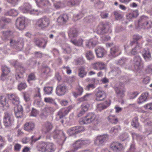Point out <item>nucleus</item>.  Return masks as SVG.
<instances>
[{
  "label": "nucleus",
  "mask_w": 152,
  "mask_h": 152,
  "mask_svg": "<svg viewBox=\"0 0 152 152\" xmlns=\"http://www.w3.org/2000/svg\"><path fill=\"white\" fill-rule=\"evenodd\" d=\"M75 127L77 133L82 132L84 131L85 130L83 126H75Z\"/></svg>",
  "instance_id": "nucleus-58"
},
{
  "label": "nucleus",
  "mask_w": 152,
  "mask_h": 152,
  "mask_svg": "<svg viewBox=\"0 0 152 152\" xmlns=\"http://www.w3.org/2000/svg\"><path fill=\"white\" fill-rule=\"evenodd\" d=\"M81 143L80 140H77L72 145V148L74 149L73 151H76L82 147Z\"/></svg>",
  "instance_id": "nucleus-35"
},
{
  "label": "nucleus",
  "mask_w": 152,
  "mask_h": 152,
  "mask_svg": "<svg viewBox=\"0 0 152 152\" xmlns=\"http://www.w3.org/2000/svg\"><path fill=\"white\" fill-rule=\"evenodd\" d=\"M26 69L23 66H18V68L16 69V72H19L20 73L23 74L25 72Z\"/></svg>",
  "instance_id": "nucleus-52"
},
{
  "label": "nucleus",
  "mask_w": 152,
  "mask_h": 152,
  "mask_svg": "<svg viewBox=\"0 0 152 152\" xmlns=\"http://www.w3.org/2000/svg\"><path fill=\"white\" fill-rule=\"evenodd\" d=\"M107 96L106 93L104 91L99 90L95 94V100L97 101H104Z\"/></svg>",
  "instance_id": "nucleus-8"
},
{
  "label": "nucleus",
  "mask_w": 152,
  "mask_h": 152,
  "mask_svg": "<svg viewBox=\"0 0 152 152\" xmlns=\"http://www.w3.org/2000/svg\"><path fill=\"white\" fill-rule=\"evenodd\" d=\"M114 15L115 18L117 20L120 19L123 17V15L117 11H115L114 12Z\"/></svg>",
  "instance_id": "nucleus-50"
},
{
  "label": "nucleus",
  "mask_w": 152,
  "mask_h": 152,
  "mask_svg": "<svg viewBox=\"0 0 152 152\" xmlns=\"http://www.w3.org/2000/svg\"><path fill=\"white\" fill-rule=\"evenodd\" d=\"M25 18L23 17H18L16 20V26L17 28L22 30L25 27Z\"/></svg>",
  "instance_id": "nucleus-9"
},
{
  "label": "nucleus",
  "mask_w": 152,
  "mask_h": 152,
  "mask_svg": "<svg viewBox=\"0 0 152 152\" xmlns=\"http://www.w3.org/2000/svg\"><path fill=\"white\" fill-rule=\"evenodd\" d=\"M47 151V152H52L55 150L54 145L52 143H46Z\"/></svg>",
  "instance_id": "nucleus-36"
},
{
  "label": "nucleus",
  "mask_w": 152,
  "mask_h": 152,
  "mask_svg": "<svg viewBox=\"0 0 152 152\" xmlns=\"http://www.w3.org/2000/svg\"><path fill=\"white\" fill-rule=\"evenodd\" d=\"M71 106H69L66 108H62L58 112V115L60 118L66 115L72 109Z\"/></svg>",
  "instance_id": "nucleus-17"
},
{
  "label": "nucleus",
  "mask_w": 152,
  "mask_h": 152,
  "mask_svg": "<svg viewBox=\"0 0 152 152\" xmlns=\"http://www.w3.org/2000/svg\"><path fill=\"white\" fill-rule=\"evenodd\" d=\"M44 90L45 94H50L52 93L53 88L52 87H45Z\"/></svg>",
  "instance_id": "nucleus-45"
},
{
  "label": "nucleus",
  "mask_w": 152,
  "mask_h": 152,
  "mask_svg": "<svg viewBox=\"0 0 152 152\" xmlns=\"http://www.w3.org/2000/svg\"><path fill=\"white\" fill-rule=\"evenodd\" d=\"M98 43V39L96 37L90 39L87 41L86 42V46L88 48L94 47Z\"/></svg>",
  "instance_id": "nucleus-15"
},
{
  "label": "nucleus",
  "mask_w": 152,
  "mask_h": 152,
  "mask_svg": "<svg viewBox=\"0 0 152 152\" xmlns=\"http://www.w3.org/2000/svg\"><path fill=\"white\" fill-rule=\"evenodd\" d=\"M111 101L110 100L106 101L104 103L99 104L96 106L97 110L99 111L106 109L110 104Z\"/></svg>",
  "instance_id": "nucleus-18"
},
{
  "label": "nucleus",
  "mask_w": 152,
  "mask_h": 152,
  "mask_svg": "<svg viewBox=\"0 0 152 152\" xmlns=\"http://www.w3.org/2000/svg\"><path fill=\"white\" fill-rule=\"evenodd\" d=\"M10 45L13 46L16 49L20 50L23 47L24 43L22 40L20 42H17L12 39H10Z\"/></svg>",
  "instance_id": "nucleus-13"
},
{
  "label": "nucleus",
  "mask_w": 152,
  "mask_h": 152,
  "mask_svg": "<svg viewBox=\"0 0 152 152\" xmlns=\"http://www.w3.org/2000/svg\"><path fill=\"white\" fill-rule=\"evenodd\" d=\"M133 40L131 42L130 44L132 45L134 44H135L136 45H138V42L137 41L140 39L142 38V37L138 35H134L133 36Z\"/></svg>",
  "instance_id": "nucleus-37"
},
{
  "label": "nucleus",
  "mask_w": 152,
  "mask_h": 152,
  "mask_svg": "<svg viewBox=\"0 0 152 152\" xmlns=\"http://www.w3.org/2000/svg\"><path fill=\"white\" fill-rule=\"evenodd\" d=\"M78 32L75 28H70L69 31L68 35L70 37H76L78 35Z\"/></svg>",
  "instance_id": "nucleus-33"
},
{
  "label": "nucleus",
  "mask_w": 152,
  "mask_h": 152,
  "mask_svg": "<svg viewBox=\"0 0 152 152\" xmlns=\"http://www.w3.org/2000/svg\"><path fill=\"white\" fill-rule=\"evenodd\" d=\"M62 49L63 52L64 53L69 54L71 53L72 51L71 48L67 44H66L64 45L62 47Z\"/></svg>",
  "instance_id": "nucleus-34"
},
{
  "label": "nucleus",
  "mask_w": 152,
  "mask_h": 152,
  "mask_svg": "<svg viewBox=\"0 0 152 152\" xmlns=\"http://www.w3.org/2000/svg\"><path fill=\"white\" fill-rule=\"evenodd\" d=\"M95 5L99 8H102L104 5V3L103 1L100 0H98L95 3Z\"/></svg>",
  "instance_id": "nucleus-51"
},
{
  "label": "nucleus",
  "mask_w": 152,
  "mask_h": 152,
  "mask_svg": "<svg viewBox=\"0 0 152 152\" xmlns=\"http://www.w3.org/2000/svg\"><path fill=\"white\" fill-rule=\"evenodd\" d=\"M147 19H148L147 17H141L138 21V24L140 26L144 29H146L145 26L147 25L146 22H147Z\"/></svg>",
  "instance_id": "nucleus-27"
},
{
  "label": "nucleus",
  "mask_w": 152,
  "mask_h": 152,
  "mask_svg": "<svg viewBox=\"0 0 152 152\" xmlns=\"http://www.w3.org/2000/svg\"><path fill=\"white\" fill-rule=\"evenodd\" d=\"M0 103L2 105L4 109H8L9 108V105L5 96H1L0 98Z\"/></svg>",
  "instance_id": "nucleus-19"
},
{
  "label": "nucleus",
  "mask_w": 152,
  "mask_h": 152,
  "mask_svg": "<svg viewBox=\"0 0 152 152\" xmlns=\"http://www.w3.org/2000/svg\"><path fill=\"white\" fill-rule=\"evenodd\" d=\"M18 14V12L16 10L13 9H11L6 13V15L15 16H17Z\"/></svg>",
  "instance_id": "nucleus-43"
},
{
  "label": "nucleus",
  "mask_w": 152,
  "mask_h": 152,
  "mask_svg": "<svg viewBox=\"0 0 152 152\" xmlns=\"http://www.w3.org/2000/svg\"><path fill=\"white\" fill-rule=\"evenodd\" d=\"M9 98L14 107H18V106L20 105L19 104V98L17 96L15 95L11 94L9 96Z\"/></svg>",
  "instance_id": "nucleus-21"
},
{
  "label": "nucleus",
  "mask_w": 152,
  "mask_h": 152,
  "mask_svg": "<svg viewBox=\"0 0 152 152\" xmlns=\"http://www.w3.org/2000/svg\"><path fill=\"white\" fill-rule=\"evenodd\" d=\"M36 2L37 6L41 7L50 4L48 0H36Z\"/></svg>",
  "instance_id": "nucleus-28"
},
{
  "label": "nucleus",
  "mask_w": 152,
  "mask_h": 152,
  "mask_svg": "<svg viewBox=\"0 0 152 152\" xmlns=\"http://www.w3.org/2000/svg\"><path fill=\"white\" fill-rule=\"evenodd\" d=\"M62 69L63 72H66L67 74L70 75L72 73V70L69 66H63L62 67Z\"/></svg>",
  "instance_id": "nucleus-49"
},
{
  "label": "nucleus",
  "mask_w": 152,
  "mask_h": 152,
  "mask_svg": "<svg viewBox=\"0 0 152 152\" xmlns=\"http://www.w3.org/2000/svg\"><path fill=\"white\" fill-rule=\"evenodd\" d=\"M86 57L89 60H93L94 58V56L92 52L90 51H87L86 54Z\"/></svg>",
  "instance_id": "nucleus-41"
},
{
  "label": "nucleus",
  "mask_w": 152,
  "mask_h": 152,
  "mask_svg": "<svg viewBox=\"0 0 152 152\" xmlns=\"http://www.w3.org/2000/svg\"><path fill=\"white\" fill-rule=\"evenodd\" d=\"M24 98L25 101L28 102L30 100V95L28 93H25L24 95Z\"/></svg>",
  "instance_id": "nucleus-63"
},
{
  "label": "nucleus",
  "mask_w": 152,
  "mask_h": 152,
  "mask_svg": "<svg viewBox=\"0 0 152 152\" xmlns=\"http://www.w3.org/2000/svg\"><path fill=\"white\" fill-rule=\"evenodd\" d=\"M67 90V88L66 86L63 84L59 85L56 87V93L58 96H61L65 94Z\"/></svg>",
  "instance_id": "nucleus-10"
},
{
  "label": "nucleus",
  "mask_w": 152,
  "mask_h": 152,
  "mask_svg": "<svg viewBox=\"0 0 152 152\" xmlns=\"http://www.w3.org/2000/svg\"><path fill=\"white\" fill-rule=\"evenodd\" d=\"M80 140L81 141L82 146L83 145H88L90 143V140H82L80 139Z\"/></svg>",
  "instance_id": "nucleus-60"
},
{
  "label": "nucleus",
  "mask_w": 152,
  "mask_h": 152,
  "mask_svg": "<svg viewBox=\"0 0 152 152\" xmlns=\"http://www.w3.org/2000/svg\"><path fill=\"white\" fill-rule=\"evenodd\" d=\"M53 127L52 124H45L42 128V130L45 133L50 131Z\"/></svg>",
  "instance_id": "nucleus-42"
},
{
  "label": "nucleus",
  "mask_w": 152,
  "mask_h": 152,
  "mask_svg": "<svg viewBox=\"0 0 152 152\" xmlns=\"http://www.w3.org/2000/svg\"><path fill=\"white\" fill-rule=\"evenodd\" d=\"M110 26L103 22L99 23L96 28L97 33L99 34H105L109 31Z\"/></svg>",
  "instance_id": "nucleus-3"
},
{
  "label": "nucleus",
  "mask_w": 152,
  "mask_h": 152,
  "mask_svg": "<svg viewBox=\"0 0 152 152\" xmlns=\"http://www.w3.org/2000/svg\"><path fill=\"white\" fill-rule=\"evenodd\" d=\"M134 66V69L136 70L139 69L142 66L141 58L139 56H135L133 61Z\"/></svg>",
  "instance_id": "nucleus-12"
},
{
  "label": "nucleus",
  "mask_w": 152,
  "mask_h": 152,
  "mask_svg": "<svg viewBox=\"0 0 152 152\" xmlns=\"http://www.w3.org/2000/svg\"><path fill=\"white\" fill-rule=\"evenodd\" d=\"M53 135L54 139H57V142L60 145H63L66 138L62 130L57 129L54 130Z\"/></svg>",
  "instance_id": "nucleus-1"
},
{
  "label": "nucleus",
  "mask_w": 152,
  "mask_h": 152,
  "mask_svg": "<svg viewBox=\"0 0 152 152\" xmlns=\"http://www.w3.org/2000/svg\"><path fill=\"white\" fill-rule=\"evenodd\" d=\"M121 129L119 126L117 127H113L112 128L110 131V133L114 135L118 133L119 130Z\"/></svg>",
  "instance_id": "nucleus-44"
},
{
  "label": "nucleus",
  "mask_w": 152,
  "mask_h": 152,
  "mask_svg": "<svg viewBox=\"0 0 152 152\" xmlns=\"http://www.w3.org/2000/svg\"><path fill=\"white\" fill-rule=\"evenodd\" d=\"M145 72L147 74H152V65L148 66L145 70Z\"/></svg>",
  "instance_id": "nucleus-57"
},
{
  "label": "nucleus",
  "mask_w": 152,
  "mask_h": 152,
  "mask_svg": "<svg viewBox=\"0 0 152 152\" xmlns=\"http://www.w3.org/2000/svg\"><path fill=\"white\" fill-rule=\"evenodd\" d=\"M95 52L98 58H101L106 54V51L104 48L102 47H98L96 49Z\"/></svg>",
  "instance_id": "nucleus-16"
},
{
  "label": "nucleus",
  "mask_w": 152,
  "mask_h": 152,
  "mask_svg": "<svg viewBox=\"0 0 152 152\" xmlns=\"http://www.w3.org/2000/svg\"><path fill=\"white\" fill-rule=\"evenodd\" d=\"M138 48H139V47L138 45H136L131 52V54L133 55H136L137 53V49H138Z\"/></svg>",
  "instance_id": "nucleus-62"
},
{
  "label": "nucleus",
  "mask_w": 152,
  "mask_h": 152,
  "mask_svg": "<svg viewBox=\"0 0 152 152\" xmlns=\"http://www.w3.org/2000/svg\"><path fill=\"white\" fill-rule=\"evenodd\" d=\"M110 148L115 152L121 151L123 149V146L120 143L116 141H114L110 145Z\"/></svg>",
  "instance_id": "nucleus-6"
},
{
  "label": "nucleus",
  "mask_w": 152,
  "mask_h": 152,
  "mask_svg": "<svg viewBox=\"0 0 152 152\" xmlns=\"http://www.w3.org/2000/svg\"><path fill=\"white\" fill-rule=\"evenodd\" d=\"M2 73L1 76V79L3 80L6 79L7 75L10 73V70L7 66H3L1 68Z\"/></svg>",
  "instance_id": "nucleus-22"
},
{
  "label": "nucleus",
  "mask_w": 152,
  "mask_h": 152,
  "mask_svg": "<svg viewBox=\"0 0 152 152\" xmlns=\"http://www.w3.org/2000/svg\"><path fill=\"white\" fill-rule=\"evenodd\" d=\"M65 3L69 6H73L77 4L79 0H64Z\"/></svg>",
  "instance_id": "nucleus-32"
},
{
  "label": "nucleus",
  "mask_w": 152,
  "mask_h": 152,
  "mask_svg": "<svg viewBox=\"0 0 152 152\" xmlns=\"http://www.w3.org/2000/svg\"><path fill=\"white\" fill-rule=\"evenodd\" d=\"M76 61L77 64H82L85 63V61L83 57H80L77 58Z\"/></svg>",
  "instance_id": "nucleus-56"
},
{
  "label": "nucleus",
  "mask_w": 152,
  "mask_h": 152,
  "mask_svg": "<svg viewBox=\"0 0 152 152\" xmlns=\"http://www.w3.org/2000/svg\"><path fill=\"white\" fill-rule=\"evenodd\" d=\"M144 107L147 110H152V103L147 104L145 105Z\"/></svg>",
  "instance_id": "nucleus-59"
},
{
  "label": "nucleus",
  "mask_w": 152,
  "mask_h": 152,
  "mask_svg": "<svg viewBox=\"0 0 152 152\" xmlns=\"http://www.w3.org/2000/svg\"><path fill=\"white\" fill-rule=\"evenodd\" d=\"M87 72L85 71V68L83 66L80 67L78 69V75L81 78H83L86 75Z\"/></svg>",
  "instance_id": "nucleus-30"
},
{
  "label": "nucleus",
  "mask_w": 152,
  "mask_h": 152,
  "mask_svg": "<svg viewBox=\"0 0 152 152\" xmlns=\"http://www.w3.org/2000/svg\"><path fill=\"white\" fill-rule=\"evenodd\" d=\"M89 106V104L88 103H84L82 104L77 115L78 117H80L83 115L88 110Z\"/></svg>",
  "instance_id": "nucleus-11"
},
{
  "label": "nucleus",
  "mask_w": 152,
  "mask_h": 152,
  "mask_svg": "<svg viewBox=\"0 0 152 152\" xmlns=\"http://www.w3.org/2000/svg\"><path fill=\"white\" fill-rule=\"evenodd\" d=\"M50 24V19L46 17H43L38 19L37 25L41 29L45 28L48 27Z\"/></svg>",
  "instance_id": "nucleus-4"
},
{
  "label": "nucleus",
  "mask_w": 152,
  "mask_h": 152,
  "mask_svg": "<svg viewBox=\"0 0 152 152\" xmlns=\"http://www.w3.org/2000/svg\"><path fill=\"white\" fill-rule=\"evenodd\" d=\"M109 138V135L107 134L98 136L94 140V144L97 145H103L108 140Z\"/></svg>",
  "instance_id": "nucleus-5"
},
{
  "label": "nucleus",
  "mask_w": 152,
  "mask_h": 152,
  "mask_svg": "<svg viewBox=\"0 0 152 152\" xmlns=\"http://www.w3.org/2000/svg\"><path fill=\"white\" fill-rule=\"evenodd\" d=\"M138 10H132L126 15L127 18L130 20L133 18H136L139 15Z\"/></svg>",
  "instance_id": "nucleus-23"
},
{
  "label": "nucleus",
  "mask_w": 152,
  "mask_h": 152,
  "mask_svg": "<svg viewBox=\"0 0 152 152\" xmlns=\"http://www.w3.org/2000/svg\"><path fill=\"white\" fill-rule=\"evenodd\" d=\"M10 36V31L3 32L1 37L2 39L5 40Z\"/></svg>",
  "instance_id": "nucleus-47"
},
{
  "label": "nucleus",
  "mask_w": 152,
  "mask_h": 152,
  "mask_svg": "<svg viewBox=\"0 0 152 152\" xmlns=\"http://www.w3.org/2000/svg\"><path fill=\"white\" fill-rule=\"evenodd\" d=\"M92 68L95 70H102L106 68V65L104 63L101 61H98L92 64Z\"/></svg>",
  "instance_id": "nucleus-7"
},
{
  "label": "nucleus",
  "mask_w": 152,
  "mask_h": 152,
  "mask_svg": "<svg viewBox=\"0 0 152 152\" xmlns=\"http://www.w3.org/2000/svg\"><path fill=\"white\" fill-rule=\"evenodd\" d=\"M115 92L118 95L120 96L121 97H123L124 96L126 90L122 86L115 87Z\"/></svg>",
  "instance_id": "nucleus-25"
},
{
  "label": "nucleus",
  "mask_w": 152,
  "mask_h": 152,
  "mask_svg": "<svg viewBox=\"0 0 152 152\" xmlns=\"http://www.w3.org/2000/svg\"><path fill=\"white\" fill-rule=\"evenodd\" d=\"M126 152H135V148L134 144H132L130 146L129 150Z\"/></svg>",
  "instance_id": "nucleus-64"
},
{
  "label": "nucleus",
  "mask_w": 152,
  "mask_h": 152,
  "mask_svg": "<svg viewBox=\"0 0 152 152\" xmlns=\"http://www.w3.org/2000/svg\"><path fill=\"white\" fill-rule=\"evenodd\" d=\"M121 52L119 47L116 46H114L110 50V54L114 57L119 55Z\"/></svg>",
  "instance_id": "nucleus-26"
},
{
  "label": "nucleus",
  "mask_w": 152,
  "mask_h": 152,
  "mask_svg": "<svg viewBox=\"0 0 152 152\" xmlns=\"http://www.w3.org/2000/svg\"><path fill=\"white\" fill-rule=\"evenodd\" d=\"M27 87L26 84L25 83H21L19 84L18 88L19 90H21L25 89Z\"/></svg>",
  "instance_id": "nucleus-54"
},
{
  "label": "nucleus",
  "mask_w": 152,
  "mask_h": 152,
  "mask_svg": "<svg viewBox=\"0 0 152 152\" xmlns=\"http://www.w3.org/2000/svg\"><path fill=\"white\" fill-rule=\"evenodd\" d=\"M37 79L35 74L34 73H31L28 75L27 80V82L30 84H31L32 82L35 81Z\"/></svg>",
  "instance_id": "nucleus-29"
},
{
  "label": "nucleus",
  "mask_w": 152,
  "mask_h": 152,
  "mask_svg": "<svg viewBox=\"0 0 152 152\" xmlns=\"http://www.w3.org/2000/svg\"><path fill=\"white\" fill-rule=\"evenodd\" d=\"M108 121L112 124H116L118 122V119L114 115H110L107 118Z\"/></svg>",
  "instance_id": "nucleus-39"
},
{
  "label": "nucleus",
  "mask_w": 152,
  "mask_h": 152,
  "mask_svg": "<svg viewBox=\"0 0 152 152\" xmlns=\"http://www.w3.org/2000/svg\"><path fill=\"white\" fill-rule=\"evenodd\" d=\"M14 110L16 117L17 118H20L23 115L22 107L21 105L14 107Z\"/></svg>",
  "instance_id": "nucleus-20"
},
{
  "label": "nucleus",
  "mask_w": 152,
  "mask_h": 152,
  "mask_svg": "<svg viewBox=\"0 0 152 152\" xmlns=\"http://www.w3.org/2000/svg\"><path fill=\"white\" fill-rule=\"evenodd\" d=\"M68 19V15L66 14H64L60 15L58 18L57 22L59 25H63L66 23Z\"/></svg>",
  "instance_id": "nucleus-14"
},
{
  "label": "nucleus",
  "mask_w": 152,
  "mask_h": 152,
  "mask_svg": "<svg viewBox=\"0 0 152 152\" xmlns=\"http://www.w3.org/2000/svg\"><path fill=\"white\" fill-rule=\"evenodd\" d=\"M3 122L4 124H11L13 123V121L11 120L10 117L7 115L4 117Z\"/></svg>",
  "instance_id": "nucleus-48"
},
{
  "label": "nucleus",
  "mask_w": 152,
  "mask_h": 152,
  "mask_svg": "<svg viewBox=\"0 0 152 152\" xmlns=\"http://www.w3.org/2000/svg\"><path fill=\"white\" fill-rule=\"evenodd\" d=\"M70 42L75 45L81 46L83 45V40L82 39L80 38L76 41L71 40Z\"/></svg>",
  "instance_id": "nucleus-38"
},
{
  "label": "nucleus",
  "mask_w": 152,
  "mask_h": 152,
  "mask_svg": "<svg viewBox=\"0 0 152 152\" xmlns=\"http://www.w3.org/2000/svg\"><path fill=\"white\" fill-rule=\"evenodd\" d=\"M34 128V124H25L24 129L27 131L32 130Z\"/></svg>",
  "instance_id": "nucleus-46"
},
{
  "label": "nucleus",
  "mask_w": 152,
  "mask_h": 152,
  "mask_svg": "<svg viewBox=\"0 0 152 152\" xmlns=\"http://www.w3.org/2000/svg\"><path fill=\"white\" fill-rule=\"evenodd\" d=\"M97 120L96 115L93 113H90L85 117L80 119V122L83 123V124H89Z\"/></svg>",
  "instance_id": "nucleus-2"
},
{
  "label": "nucleus",
  "mask_w": 152,
  "mask_h": 152,
  "mask_svg": "<svg viewBox=\"0 0 152 152\" xmlns=\"http://www.w3.org/2000/svg\"><path fill=\"white\" fill-rule=\"evenodd\" d=\"M142 55L145 59L146 60L148 59L151 57V55L149 53V51L147 49H144L143 50Z\"/></svg>",
  "instance_id": "nucleus-40"
},
{
  "label": "nucleus",
  "mask_w": 152,
  "mask_h": 152,
  "mask_svg": "<svg viewBox=\"0 0 152 152\" xmlns=\"http://www.w3.org/2000/svg\"><path fill=\"white\" fill-rule=\"evenodd\" d=\"M148 93L145 92L142 93L138 98L137 102L139 104H140L146 101L147 98L148 96Z\"/></svg>",
  "instance_id": "nucleus-24"
},
{
  "label": "nucleus",
  "mask_w": 152,
  "mask_h": 152,
  "mask_svg": "<svg viewBox=\"0 0 152 152\" xmlns=\"http://www.w3.org/2000/svg\"><path fill=\"white\" fill-rule=\"evenodd\" d=\"M15 77L17 80H19L20 78L23 77V75L22 74L19 73V72H17L15 75Z\"/></svg>",
  "instance_id": "nucleus-61"
},
{
  "label": "nucleus",
  "mask_w": 152,
  "mask_h": 152,
  "mask_svg": "<svg viewBox=\"0 0 152 152\" xmlns=\"http://www.w3.org/2000/svg\"><path fill=\"white\" fill-rule=\"evenodd\" d=\"M31 6L28 3H26L23 6L20 7L19 10L21 12L25 13L29 12Z\"/></svg>",
  "instance_id": "nucleus-31"
},
{
  "label": "nucleus",
  "mask_w": 152,
  "mask_h": 152,
  "mask_svg": "<svg viewBox=\"0 0 152 152\" xmlns=\"http://www.w3.org/2000/svg\"><path fill=\"white\" fill-rule=\"evenodd\" d=\"M35 92L34 94L35 97H38L40 98L41 94L40 92V89L38 87H37L35 88Z\"/></svg>",
  "instance_id": "nucleus-53"
},
{
  "label": "nucleus",
  "mask_w": 152,
  "mask_h": 152,
  "mask_svg": "<svg viewBox=\"0 0 152 152\" xmlns=\"http://www.w3.org/2000/svg\"><path fill=\"white\" fill-rule=\"evenodd\" d=\"M76 131H77L75 126L71 128L68 131V132L70 135H72L77 134V132Z\"/></svg>",
  "instance_id": "nucleus-55"
}]
</instances>
